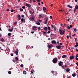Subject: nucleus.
<instances>
[{
	"instance_id": "60",
	"label": "nucleus",
	"mask_w": 78,
	"mask_h": 78,
	"mask_svg": "<svg viewBox=\"0 0 78 78\" xmlns=\"http://www.w3.org/2000/svg\"><path fill=\"white\" fill-rule=\"evenodd\" d=\"M67 21H68V22H69L70 21V18H69L67 20Z\"/></svg>"
},
{
	"instance_id": "47",
	"label": "nucleus",
	"mask_w": 78,
	"mask_h": 78,
	"mask_svg": "<svg viewBox=\"0 0 78 78\" xmlns=\"http://www.w3.org/2000/svg\"><path fill=\"white\" fill-rule=\"evenodd\" d=\"M75 59H76V61H78V58H77V57H76Z\"/></svg>"
},
{
	"instance_id": "19",
	"label": "nucleus",
	"mask_w": 78,
	"mask_h": 78,
	"mask_svg": "<svg viewBox=\"0 0 78 78\" xmlns=\"http://www.w3.org/2000/svg\"><path fill=\"white\" fill-rule=\"evenodd\" d=\"M75 9H78V5H76V6H75Z\"/></svg>"
},
{
	"instance_id": "32",
	"label": "nucleus",
	"mask_w": 78,
	"mask_h": 78,
	"mask_svg": "<svg viewBox=\"0 0 78 78\" xmlns=\"http://www.w3.org/2000/svg\"><path fill=\"white\" fill-rule=\"evenodd\" d=\"M38 31H40V30H41V27H38Z\"/></svg>"
},
{
	"instance_id": "40",
	"label": "nucleus",
	"mask_w": 78,
	"mask_h": 78,
	"mask_svg": "<svg viewBox=\"0 0 78 78\" xmlns=\"http://www.w3.org/2000/svg\"><path fill=\"white\" fill-rule=\"evenodd\" d=\"M10 55L11 56H14V54L12 53L10 54Z\"/></svg>"
},
{
	"instance_id": "58",
	"label": "nucleus",
	"mask_w": 78,
	"mask_h": 78,
	"mask_svg": "<svg viewBox=\"0 0 78 78\" xmlns=\"http://www.w3.org/2000/svg\"><path fill=\"white\" fill-rule=\"evenodd\" d=\"M76 45H77V46H78V42H76Z\"/></svg>"
},
{
	"instance_id": "6",
	"label": "nucleus",
	"mask_w": 78,
	"mask_h": 78,
	"mask_svg": "<svg viewBox=\"0 0 78 78\" xmlns=\"http://www.w3.org/2000/svg\"><path fill=\"white\" fill-rule=\"evenodd\" d=\"M62 64H63V62L60 61L58 63V65L59 66H62Z\"/></svg>"
},
{
	"instance_id": "37",
	"label": "nucleus",
	"mask_w": 78,
	"mask_h": 78,
	"mask_svg": "<svg viewBox=\"0 0 78 78\" xmlns=\"http://www.w3.org/2000/svg\"><path fill=\"white\" fill-rule=\"evenodd\" d=\"M8 73L9 74V75H10V74H11V71H9L8 72Z\"/></svg>"
},
{
	"instance_id": "8",
	"label": "nucleus",
	"mask_w": 78,
	"mask_h": 78,
	"mask_svg": "<svg viewBox=\"0 0 78 78\" xmlns=\"http://www.w3.org/2000/svg\"><path fill=\"white\" fill-rule=\"evenodd\" d=\"M51 43L54 44H56L57 43L55 41V40H53L51 42Z\"/></svg>"
},
{
	"instance_id": "23",
	"label": "nucleus",
	"mask_w": 78,
	"mask_h": 78,
	"mask_svg": "<svg viewBox=\"0 0 78 78\" xmlns=\"http://www.w3.org/2000/svg\"><path fill=\"white\" fill-rule=\"evenodd\" d=\"M23 73L24 75H26L27 74V72L25 71H23Z\"/></svg>"
},
{
	"instance_id": "7",
	"label": "nucleus",
	"mask_w": 78,
	"mask_h": 78,
	"mask_svg": "<svg viewBox=\"0 0 78 78\" xmlns=\"http://www.w3.org/2000/svg\"><path fill=\"white\" fill-rule=\"evenodd\" d=\"M56 47L57 49H59V50H60V49H61V45H58L56 46Z\"/></svg>"
},
{
	"instance_id": "18",
	"label": "nucleus",
	"mask_w": 78,
	"mask_h": 78,
	"mask_svg": "<svg viewBox=\"0 0 78 78\" xmlns=\"http://www.w3.org/2000/svg\"><path fill=\"white\" fill-rule=\"evenodd\" d=\"M31 20H34V17H31L30 18Z\"/></svg>"
},
{
	"instance_id": "36",
	"label": "nucleus",
	"mask_w": 78,
	"mask_h": 78,
	"mask_svg": "<svg viewBox=\"0 0 78 78\" xmlns=\"http://www.w3.org/2000/svg\"><path fill=\"white\" fill-rule=\"evenodd\" d=\"M22 8H23V9H25V6H23L22 7Z\"/></svg>"
},
{
	"instance_id": "26",
	"label": "nucleus",
	"mask_w": 78,
	"mask_h": 78,
	"mask_svg": "<svg viewBox=\"0 0 78 78\" xmlns=\"http://www.w3.org/2000/svg\"><path fill=\"white\" fill-rule=\"evenodd\" d=\"M67 6L70 8H72V6H70L69 5H68Z\"/></svg>"
},
{
	"instance_id": "53",
	"label": "nucleus",
	"mask_w": 78,
	"mask_h": 78,
	"mask_svg": "<svg viewBox=\"0 0 78 78\" xmlns=\"http://www.w3.org/2000/svg\"><path fill=\"white\" fill-rule=\"evenodd\" d=\"M21 17H22L23 18V17H24V15H21Z\"/></svg>"
},
{
	"instance_id": "62",
	"label": "nucleus",
	"mask_w": 78,
	"mask_h": 78,
	"mask_svg": "<svg viewBox=\"0 0 78 78\" xmlns=\"http://www.w3.org/2000/svg\"><path fill=\"white\" fill-rule=\"evenodd\" d=\"M65 68H66V67H67V65H65Z\"/></svg>"
},
{
	"instance_id": "28",
	"label": "nucleus",
	"mask_w": 78,
	"mask_h": 78,
	"mask_svg": "<svg viewBox=\"0 0 78 78\" xmlns=\"http://www.w3.org/2000/svg\"><path fill=\"white\" fill-rule=\"evenodd\" d=\"M43 10H46V8H45V7H43Z\"/></svg>"
},
{
	"instance_id": "44",
	"label": "nucleus",
	"mask_w": 78,
	"mask_h": 78,
	"mask_svg": "<svg viewBox=\"0 0 78 78\" xmlns=\"http://www.w3.org/2000/svg\"><path fill=\"white\" fill-rule=\"evenodd\" d=\"M69 27H70V28H72V25H70Z\"/></svg>"
},
{
	"instance_id": "51",
	"label": "nucleus",
	"mask_w": 78,
	"mask_h": 78,
	"mask_svg": "<svg viewBox=\"0 0 78 78\" xmlns=\"http://www.w3.org/2000/svg\"><path fill=\"white\" fill-rule=\"evenodd\" d=\"M67 28H68V29H69H69H70V27H69V26H68Z\"/></svg>"
},
{
	"instance_id": "21",
	"label": "nucleus",
	"mask_w": 78,
	"mask_h": 78,
	"mask_svg": "<svg viewBox=\"0 0 78 78\" xmlns=\"http://www.w3.org/2000/svg\"><path fill=\"white\" fill-rule=\"evenodd\" d=\"M44 30H48V28H47V27H45L44 28Z\"/></svg>"
},
{
	"instance_id": "31",
	"label": "nucleus",
	"mask_w": 78,
	"mask_h": 78,
	"mask_svg": "<svg viewBox=\"0 0 78 78\" xmlns=\"http://www.w3.org/2000/svg\"><path fill=\"white\" fill-rule=\"evenodd\" d=\"M1 41L2 42H4V39H3V38H2L1 39Z\"/></svg>"
},
{
	"instance_id": "16",
	"label": "nucleus",
	"mask_w": 78,
	"mask_h": 78,
	"mask_svg": "<svg viewBox=\"0 0 78 78\" xmlns=\"http://www.w3.org/2000/svg\"><path fill=\"white\" fill-rule=\"evenodd\" d=\"M66 57H67L66 55H63L62 56V58H66Z\"/></svg>"
},
{
	"instance_id": "49",
	"label": "nucleus",
	"mask_w": 78,
	"mask_h": 78,
	"mask_svg": "<svg viewBox=\"0 0 78 78\" xmlns=\"http://www.w3.org/2000/svg\"><path fill=\"white\" fill-rule=\"evenodd\" d=\"M61 27H63V24H62V23L61 24Z\"/></svg>"
},
{
	"instance_id": "24",
	"label": "nucleus",
	"mask_w": 78,
	"mask_h": 78,
	"mask_svg": "<svg viewBox=\"0 0 78 78\" xmlns=\"http://www.w3.org/2000/svg\"><path fill=\"white\" fill-rule=\"evenodd\" d=\"M73 30L75 32H76V31H77V30H76V28H74Z\"/></svg>"
},
{
	"instance_id": "41",
	"label": "nucleus",
	"mask_w": 78,
	"mask_h": 78,
	"mask_svg": "<svg viewBox=\"0 0 78 78\" xmlns=\"http://www.w3.org/2000/svg\"><path fill=\"white\" fill-rule=\"evenodd\" d=\"M48 30H50V27H48Z\"/></svg>"
},
{
	"instance_id": "43",
	"label": "nucleus",
	"mask_w": 78,
	"mask_h": 78,
	"mask_svg": "<svg viewBox=\"0 0 78 78\" xmlns=\"http://www.w3.org/2000/svg\"><path fill=\"white\" fill-rule=\"evenodd\" d=\"M11 12H14V10L13 9H11Z\"/></svg>"
},
{
	"instance_id": "20",
	"label": "nucleus",
	"mask_w": 78,
	"mask_h": 78,
	"mask_svg": "<svg viewBox=\"0 0 78 78\" xmlns=\"http://www.w3.org/2000/svg\"><path fill=\"white\" fill-rule=\"evenodd\" d=\"M72 76H73V77H74V76H76V73H74L72 74Z\"/></svg>"
},
{
	"instance_id": "42",
	"label": "nucleus",
	"mask_w": 78,
	"mask_h": 78,
	"mask_svg": "<svg viewBox=\"0 0 78 78\" xmlns=\"http://www.w3.org/2000/svg\"><path fill=\"white\" fill-rule=\"evenodd\" d=\"M20 67H23V65L21 64L20 65Z\"/></svg>"
},
{
	"instance_id": "29",
	"label": "nucleus",
	"mask_w": 78,
	"mask_h": 78,
	"mask_svg": "<svg viewBox=\"0 0 78 78\" xmlns=\"http://www.w3.org/2000/svg\"><path fill=\"white\" fill-rule=\"evenodd\" d=\"M17 23L16 22H15L14 23V25L16 26V25H17Z\"/></svg>"
},
{
	"instance_id": "30",
	"label": "nucleus",
	"mask_w": 78,
	"mask_h": 78,
	"mask_svg": "<svg viewBox=\"0 0 78 78\" xmlns=\"http://www.w3.org/2000/svg\"><path fill=\"white\" fill-rule=\"evenodd\" d=\"M15 59H16V61H18V60H19V58H18V57H16Z\"/></svg>"
},
{
	"instance_id": "3",
	"label": "nucleus",
	"mask_w": 78,
	"mask_h": 78,
	"mask_svg": "<svg viewBox=\"0 0 78 78\" xmlns=\"http://www.w3.org/2000/svg\"><path fill=\"white\" fill-rule=\"evenodd\" d=\"M44 24H47V22L48 21V18L46 17L44 19Z\"/></svg>"
},
{
	"instance_id": "57",
	"label": "nucleus",
	"mask_w": 78,
	"mask_h": 78,
	"mask_svg": "<svg viewBox=\"0 0 78 78\" xmlns=\"http://www.w3.org/2000/svg\"><path fill=\"white\" fill-rule=\"evenodd\" d=\"M59 45H62V43H59Z\"/></svg>"
},
{
	"instance_id": "55",
	"label": "nucleus",
	"mask_w": 78,
	"mask_h": 78,
	"mask_svg": "<svg viewBox=\"0 0 78 78\" xmlns=\"http://www.w3.org/2000/svg\"><path fill=\"white\" fill-rule=\"evenodd\" d=\"M76 65H77V66H78V62H77L76 63Z\"/></svg>"
},
{
	"instance_id": "56",
	"label": "nucleus",
	"mask_w": 78,
	"mask_h": 78,
	"mask_svg": "<svg viewBox=\"0 0 78 78\" xmlns=\"http://www.w3.org/2000/svg\"><path fill=\"white\" fill-rule=\"evenodd\" d=\"M2 36V34H0V37H1Z\"/></svg>"
},
{
	"instance_id": "10",
	"label": "nucleus",
	"mask_w": 78,
	"mask_h": 78,
	"mask_svg": "<svg viewBox=\"0 0 78 78\" xmlns=\"http://www.w3.org/2000/svg\"><path fill=\"white\" fill-rule=\"evenodd\" d=\"M66 72H68V73H69V72H70V70L69 68H66Z\"/></svg>"
},
{
	"instance_id": "25",
	"label": "nucleus",
	"mask_w": 78,
	"mask_h": 78,
	"mask_svg": "<svg viewBox=\"0 0 78 78\" xmlns=\"http://www.w3.org/2000/svg\"><path fill=\"white\" fill-rule=\"evenodd\" d=\"M36 23V24H37V25H40L41 24L39 22H38V23Z\"/></svg>"
},
{
	"instance_id": "34",
	"label": "nucleus",
	"mask_w": 78,
	"mask_h": 78,
	"mask_svg": "<svg viewBox=\"0 0 78 78\" xmlns=\"http://www.w3.org/2000/svg\"><path fill=\"white\" fill-rule=\"evenodd\" d=\"M36 1L38 2V3H40V2H41L40 0H37Z\"/></svg>"
},
{
	"instance_id": "52",
	"label": "nucleus",
	"mask_w": 78,
	"mask_h": 78,
	"mask_svg": "<svg viewBox=\"0 0 78 78\" xmlns=\"http://www.w3.org/2000/svg\"><path fill=\"white\" fill-rule=\"evenodd\" d=\"M76 9H75L73 10V12L75 13V11H76Z\"/></svg>"
},
{
	"instance_id": "22",
	"label": "nucleus",
	"mask_w": 78,
	"mask_h": 78,
	"mask_svg": "<svg viewBox=\"0 0 78 78\" xmlns=\"http://www.w3.org/2000/svg\"><path fill=\"white\" fill-rule=\"evenodd\" d=\"M11 34H12L11 33H9L8 34V35L9 36H10L11 35Z\"/></svg>"
},
{
	"instance_id": "2",
	"label": "nucleus",
	"mask_w": 78,
	"mask_h": 78,
	"mask_svg": "<svg viewBox=\"0 0 78 78\" xmlns=\"http://www.w3.org/2000/svg\"><path fill=\"white\" fill-rule=\"evenodd\" d=\"M60 34L62 35L65 33V30H62L59 29Z\"/></svg>"
},
{
	"instance_id": "11",
	"label": "nucleus",
	"mask_w": 78,
	"mask_h": 78,
	"mask_svg": "<svg viewBox=\"0 0 78 78\" xmlns=\"http://www.w3.org/2000/svg\"><path fill=\"white\" fill-rule=\"evenodd\" d=\"M21 20V22H23L24 23L25 22V20L23 18H22Z\"/></svg>"
},
{
	"instance_id": "63",
	"label": "nucleus",
	"mask_w": 78,
	"mask_h": 78,
	"mask_svg": "<svg viewBox=\"0 0 78 78\" xmlns=\"http://www.w3.org/2000/svg\"><path fill=\"white\" fill-rule=\"evenodd\" d=\"M30 3H31V2H32V0H30Z\"/></svg>"
},
{
	"instance_id": "17",
	"label": "nucleus",
	"mask_w": 78,
	"mask_h": 78,
	"mask_svg": "<svg viewBox=\"0 0 78 78\" xmlns=\"http://www.w3.org/2000/svg\"><path fill=\"white\" fill-rule=\"evenodd\" d=\"M8 30H9V31H12V30H13V28H12L11 29H8Z\"/></svg>"
},
{
	"instance_id": "13",
	"label": "nucleus",
	"mask_w": 78,
	"mask_h": 78,
	"mask_svg": "<svg viewBox=\"0 0 78 78\" xmlns=\"http://www.w3.org/2000/svg\"><path fill=\"white\" fill-rule=\"evenodd\" d=\"M37 11H41V8L39 7H38L37 9Z\"/></svg>"
},
{
	"instance_id": "45",
	"label": "nucleus",
	"mask_w": 78,
	"mask_h": 78,
	"mask_svg": "<svg viewBox=\"0 0 78 78\" xmlns=\"http://www.w3.org/2000/svg\"><path fill=\"white\" fill-rule=\"evenodd\" d=\"M51 72L52 73H54V74H55V73H54V71H51Z\"/></svg>"
},
{
	"instance_id": "14",
	"label": "nucleus",
	"mask_w": 78,
	"mask_h": 78,
	"mask_svg": "<svg viewBox=\"0 0 78 78\" xmlns=\"http://www.w3.org/2000/svg\"><path fill=\"white\" fill-rule=\"evenodd\" d=\"M17 16L19 18L18 20H20V19H21V18H20V15H18Z\"/></svg>"
},
{
	"instance_id": "46",
	"label": "nucleus",
	"mask_w": 78,
	"mask_h": 78,
	"mask_svg": "<svg viewBox=\"0 0 78 78\" xmlns=\"http://www.w3.org/2000/svg\"><path fill=\"white\" fill-rule=\"evenodd\" d=\"M75 35H76L75 34H74L72 35V36H73V37H74V36H75Z\"/></svg>"
},
{
	"instance_id": "59",
	"label": "nucleus",
	"mask_w": 78,
	"mask_h": 78,
	"mask_svg": "<svg viewBox=\"0 0 78 78\" xmlns=\"http://www.w3.org/2000/svg\"><path fill=\"white\" fill-rule=\"evenodd\" d=\"M38 21H39V22H42V20H39Z\"/></svg>"
},
{
	"instance_id": "4",
	"label": "nucleus",
	"mask_w": 78,
	"mask_h": 78,
	"mask_svg": "<svg viewBox=\"0 0 78 78\" xmlns=\"http://www.w3.org/2000/svg\"><path fill=\"white\" fill-rule=\"evenodd\" d=\"M53 47V46L51 44L50 45L48 44V47L49 49H51Z\"/></svg>"
},
{
	"instance_id": "12",
	"label": "nucleus",
	"mask_w": 78,
	"mask_h": 78,
	"mask_svg": "<svg viewBox=\"0 0 78 78\" xmlns=\"http://www.w3.org/2000/svg\"><path fill=\"white\" fill-rule=\"evenodd\" d=\"M74 58V57L73 56H71L70 57V60H72V59H73Z\"/></svg>"
},
{
	"instance_id": "61",
	"label": "nucleus",
	"mask_w": 78,
	"mask_h": 78,
	"mask_svg": "<svg viewBox=\"0 0 78 78\" xmlns=\"http://www.w3.org/2000/svg\"><path fill=\"white\" fill-rule=\"evenodd\" d=\"M74 47H78V45H76H76H75Z\"/></svg>"
},
{
	"instance_id": "33",
	"label": "nucleus",
	"mask_w": 78,
	"mask_h": 78,
	"mask_svg": "<svg viewBox=\"0 0 78 78\" xmlns=\"http://www.w3.org/2000/svg\"><path fill=\"white\" fill-rule=\"evenodd\" d=\"M34 12L30 11V14H34Z\"/></svg>"
},
{
	"instance_id": "9",
	"label": "nucleus",
	"mask_w": 78,
	"mask_h": 78,
	"mask_svg": "<svg viewBox=\"0 0 78 78\" xmlns=\"http://www.w3.org/2000/svg\"><path fill=\"white\" fill-rule=\"evenodd\" d=\"M26 5L27 7H31V5L27 3L26 4Z\"/></svg>"
},
{
	"instance_id": "15",
	"label": "nucleus",
	"mask_w": 78,
	"mask_h": 78,
	"mask_svg": "<svg viewBox=\"0 0 78 78\" xmlns=\"http://www.w3.org/2000/svg\"><path fill=\"white\" fill-rule=\"evenodd\" d=\"M37 28V27L36 26H33L32 27V29H33V30H36V28Z\"/></svg>"
},
{
	"instance_id": "50",
	"label": "nucleus",
	"mask_w": 78,
	"mask_h": 78,
	"mask_svg": "<svg viewBox=\"0 0 78 78\" xmlns=\"http://www.w3.org/2000/svg\"><path fill=\"white\" fill-rule=\"evenodd\" d=\"M7 11H9V9H8L7 10H6Z\"/></svg>"
},
{
	"instance_id": "64",
	"label": "nucleus",
	"mask_w": 78,
	"mask_h": 78,
	"mask_svg": "<svg viewBox=\"0 0 78 78\" xmlns=\"http://www.w3.org/2000/svg\"><path fill=\"white\" fill-rule=\"evenodd\" d=\"M76 57H78V54H77L76 55Z\"/></svg>"
},
{
	"instance_id": "54",
	"label": "nucleus",
	"mask_w": 78,
	"mask_h": 78,
	"mask_svg": "<svg viewBox=\"0 0 78 78\" xmlns=\"http://www.w3.org/2000/svg\"><path fill=\"white\" fill-rule=\"evenodd\" d=\"M50 18L51 19H52V16H50Z\"/></svg>"
},
{
	"instance_id": "38",
	"label": "nucleus",
	"mask_w": 78,
	"mask_h": 78,
	"mask_svg": "<svg viewBox=\"0 0 78 78\" xmlns=\"http://www.w3.org/2000/svg\"><path fill=\"white\" fill-rule=\"evenodd\" d=\"M43 34H47V32L45 31H43Z\"/></svg>"
},
{
	"instance_id": "35",
	"label": "nucleus",
	"mask_w": 78,
	"mask_h": 78,
	"mask_svg": "<svg viewBox=\"0 0 78 78\" xmlns=\"http://www.w3.org/2000/svg\"><path fill=\"white\" fill-rule=\"evenodd\" d=\"M20 11H23V9H20Z\"/></svg>"
},
{
	"instance_id": "27",
	"label": "nucleus",
	"mask_w": 78,
	"mask_h": 78,
	"mask_svg": "<svg viewBox=\"0 0 78 78\" xmlns=\"http://www.w3.org/2000/svg\"><path fill=\"white\" fill-rule=\"evenodd\" d=\"M18 52H19V50H18V49H16V51H15V53H18Z\"/></svg>"
},
{
	"instance_id": "1",
	"label": "nucleus",
	"mask_w": 78,
	"mask_h": 78,
	"mask_svg": "<svg viewBox=\"0 0 78 78\" xmlns=\"http://www.w3.org/2000/svg\"><path fill=\"white\" fill-rule=\"evenodd\" d=\"M52 62L54 64H56L58 62V58H54L53 59Z\"/></svg>"
},
{
	"instance_id": "39",
	"label": "nucleus",
	"mask_w": 78,
	"mask_h": 78,
	"mask_svg": "<svg viewBox=\"0 0 78 78\" xmlns=\"http://www.w3.org/2000/svg\"><path fill=\"white\" fill-rule=\"evenodd\" d=\"M51 32V31H50V30H49L47 32V33H48V34H49V33H50Z\"/></svg>"
},
{
	"instance_id": "5",
	"label": "nucleus",
	"mask_w": 78,
	"mask_h": 78,
	"mask_svg": "<svg viewBox=\"0 0 78 78\" xmlns=\"http://www.w3.org/2000/svg\"><path fill=\"white\" fill-rule=\"evenodd\" d=\"M39 16L40 18H43V17H44V14H41L39 15Z\"/></svg>"
},
{
	"instance_id": "48",
	"label": "nucleus",
	"mask_w": 78,
	"mask_h": 78,
	"mask_svg": "<svg viewBox=\"0 0 78 78\" xmlns=\"http://www.w3.org/2000/svg\"><path fill=\"white\" fill-rule=\"evenodd\" d=\"M66 37L67 38V39H69V35H67L66 36Z\"/></svg>"
}]
</instances>
